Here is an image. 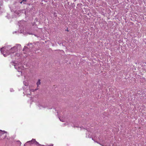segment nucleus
Segmentation results:
<instances>
[{
  "instance_id": "39448f33",
  "label": "nucleus",
  "mask_w": 146,
  "mask_h": 146,
  "mask_svg": "<svg viewBox=\"0 0 146 146\" xmlns=\"http://www.w3.org/2000/svg\"><path fill=\"white\" fill-rule=\"evenodd\" d=\"M35 144L36 145L38 144V143L36 141V142H35Z\"/></svg>"
},
{
  "instance_id": "7ed1b4c3",
  "label": "nucleus",
  "mask_w": 146,
  "mask_h": 146,
  "mask_svg": "<svg viewBox=\"0 0 146 146\" xmlns=\"http://www.w3.org/2000/svg\"><path fill=\"white\" fill-rule=\"evenodd\" d=\"M41 84L40 82V79L38 80V81L36 83V84L38 87V86L40 85Z\"/></svg>"
},
{
  "instance_id": "20e7f679",
  "label": "nucleus",
  "mask_w": 146,
  "mask_h": 146,
  "mask_svg": "<svg viewBox=\"0 0 146 146\" xmlns=\"http://www.w3.org/2000/svg\"><path fill=\"white\" fill-rule=\"evenodd\" d=\"M5 132L4 131H2V130H0V133L2 134H3L4 133H5Z\"/></svg>"
},
{
  "instance_id": "f257e3e1",
  "label": "nucleus",
  "mask_w": 146,
  "mask_h": 146,
  "mask_svg": "<svg viewBox=\"0 0 146 146\" xmlns=\"http://www.w3.org/2000/svg\"><path fill=\"white\" fill-rule=\"evenodd\" d=\"M17 48L16 47H14L12 48L9 51L7 50L6 48L4 47L0 49V50L2 54H3L4 56H6L7 55H9L11 53H14L17 50Z\"/></svg>"
},
{
  "instance_id": "423d86ee",
  "label": "nucleus",
  "mask_w": 146,
  "mask_h": 146,
  "mask_svg": "<svg viewBox=\"0 0 146 146\" xmlns=\"http://www.w3.org/2000/svg\"><path fill=\"white\" fill-rule=\"evenodd\" d=\"M26 0H22V1L23 2V1H25V2H26Z\"/></svg>"
},
{
  "instance_id": "0eeeda50",
  "label": "nucleus",
  "mask_w": 146,
  "mask_h": 146,
  "mask_svg": "<svg viewBox=\"0 0 146 146\" xmlns=\"http://www.w3.org/2000/svg\"><path fill=\"white\" fill-rule=\"evenodd\" d=\"M22 2H23V1H21V2H20V3L21 4L22 3Z\"/></svg>"
},
{
  "instance_id": "f03ea898",
  "label": "nucleus",
  "mask_w": 146,
  "mask_h": 146,
  "mask_svg": "<svg viewBox=\"0 0 146 146\" xmlns=\"http://www.w3.org/2000/svg\"><path fill=\"white\" fill-rule=\"evenodd\" d=\"M36 142V140L35 139H33L32 140L29 141L27 142H29L31 144H33L35 143V142Z\"/></svg>"
}]
</instances>
